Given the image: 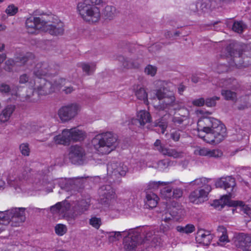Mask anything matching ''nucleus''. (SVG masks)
Returning a JSON list of instances; mask_svg holds the SVG:
<instances>
[{
  "label": "nucleus",
  "instance_id": "f257e3e1",
  "mask_svg": "<svg viewBox=\"0 0 251 251\" xmlns=\"http://www.w3.org/2000/svg\"><path fill=\"white\" fill-rule=\"evenodd\" d=\"M27 32L37 34L39 30L53 36H61L64 32V25L59 20H53L51 15L45 13L34 12L25 21Z\"/></svg>",
  "mask_w": 251,
  "mask_h": 251
},
{
  "label": "nucleus",
  "instance_id": "f03ea898",
  "mask_svg": "<svg viewBox=\"0 0 251 251\" xmlns=\"http://www.w3.org/2000/svg\"><path fill=\"white\" fill-rule=\"evenodd\" d=\"M94 149L101 154H107L115 150L118 145L117 136L112 132L99 134L92 141Z\"/></svg>",
  "mask_w": 251,
  "mask_h": 251
},
{
  "label": "nucleus",
  "instance_id": "7ed1b4c3",
  "mask_svg": "<svg viewBox=\"0 0 251 251\" xmlns=\"http://www.w3.org/2000/svg\"><path fill=\"white\" fill-rule=\"evenodd\" d=\"M103 0H82L77 5V11L85 21L92 23L98 22L100 18V10L94 5H100Z\"/></svg>",
  "mask_w": 251,
  "mask_h": 251
},
{
  "label": "nucleus",
  "instance_id": "20e7f679",
  "mask_svg": "<svg viewBox=\"0 0 251 251\" xmlns=\"http://www.w3.org/2000/svg\"><path fill=\"white\" fill-rule=\"evenodd\" d=\"M249 53L245 46L237 43H230L226 48V56L231 57L234 64L238 67H246L249 65Z\"/></svg>",
  "mask_w": 251,
  "mask_h": 251
},
{
  "label": "nucleus",
  "instance_id": "39448f33",
  "mask_svg": "<svg viewBox=\"0 0 251 251\" xmlns=\"http://www.w3.org/2000/svg\"><path fill=\"white\" fill-rule=\"evenodd\" d=\"M210 180V179L201 177L190 182L191 185L199 187V189L190 193L189 199L191 202L199 204L207 200L208 195L212 190L211 185L208 184Z\"/></svg>",
  "mask_w": 251,
  "mask_h": 251
},
{
  "label": "nucleus",
  "instance_id": "423d86ee",
  "mask_svg": "<svg viewBox=\"0 0 251 251\" xmlns=\"http://www.w3.org/2000/svg\"><path fill=\"white\" fill-rule=\"evenodd\" d=\"M85 137V132L76 127L64 129L61 134L55 136L53 141L57 145L68 146L72 141L77 142L83 140Z\"/></svg>",
  "mask_w": 251,
  "mask_h": 251
},
{
  "label": "nucleus",
  "instance_id": "0eeeda50",
  "mask_svg": "<svg viewBox=\"0 0 251 251\" xmlns=\"http://www.w3.org/2000/svg\"><path fill=\"white\" fill-rule=\"evenodd\" d=\"M25 210L24 208H13L0 213V224H10L12 226H19L25 220Z\"/></svg>",
  "mask_w": 251,
  "mask_h": 251
},
{
  "label": "nucleus",
  "instance_id": "6e6552de",
  "mask_svg": "<svg viewBox=\"0 0 251 251\" xmlns=\"http://www.w3.org/2000/svg\"><path fill=\"white\" fill-rule=\"evenodd\" d=\"M226 136V128L217 119L214 120V124L209 132L205 135H201L199 136L203 138L204 141L210 144H218L222 141Z\"/></svg>",
  "mask_w": 251,
  "mask_h": 251
},
{
  "label": "nucleus",
  "instance_id": "1a4fd4ad",
  "mask_svg": "<svg viewBox=\"0 0 251 251\" xmlns=\"http://www.w3.org/2000/svg\"><path fill=\"white\" fill-rule=\"evenodd\" d=\"M37 85L31 92V94H27L26 99L30 101L35 102L41 96L50 95L54 91L52 84L44 78H40Z\"/></svg>",
  "mask_w": 251,
  "mask_h": 251
},
{
  "label": "nucleus",
  "instance_id": "9d476101",
  "mask_svg": "<svg viewBox=\"0 0 251 251\" xmlns=\"http://www.w3.org/2000/svg\"><path fill=\"white\" fill-rule=\"evenodd\" d=\"M155 95L159 100L158 104L155 106V108L159 111H168L177 104L174 94L171 92L166 93L165 88L157 90Z\"/></svg>",
  "mask_w": 251,
  "mask_h": 251
},
{
  "label": "nucleus",
  "instance_id": "9b49d317",
  "mask_svg": "<svg viewBox=\"0 0 251 251\" xmlns=\"http://www.w3.org/2000/svg\"><path fill=\"white\" fill-rule=\"evenodd\" d=\"M79 104L74 103L62 106L58 111V116L62 122L69 121L74 118L80 111Z\"/></svg>",
  "mask_w": 251,
  "mask_h": 251
},
{
  "label": "nucleus",
  "instance_id": "f8f14e48",
  "mask_svg": "<svg viewBox=\"0 0 251 251\" xmlns=\"http://www.w3.org/2000/svg\"><path fill=\"white\" fill-rule=\"evenodd\" d=\"M231 195H224L222 198L214 202V204L217 206L219 205H221V208H223L225 205L229 206H239L242 207V209L244 213L246 214L249 217L251 218V208L248 205H245L242 201H232L231 200Z\"/></svg>",
  "mask_w": 251,
  "mask_h": 251
},
{
  "label": "nucleus",
  "instance_id": "ddd939ff",
  "mask_svg": "<svg viewBox=\"0 0 251 251\" xmlns=\"http://www.w3.org/2000/svg\"><path fill=\"white\" fill-rule=\"evenodd\" d=\"M84 183L83 177L61 178L58 181V184L60 187L68 191L74 190L78 191L82 188Z\"/></svg>",
  "mask_w": 251,
  "mask_h": 251
},
{
  "label": "nucleus",
  "instance_id": "4468645a",
  "mask_svg": "<svg viewBox=\"0 0 251 251\" xmlns=\"http://www.w3.org/2000/svg\"><path fill=\"white\" fill-rule=\"evenodd\" d=\"M34 59V55L31 52H27L25 54L20 55L16 57L15 60L13 59H9L5 62L4 69L7 72H11L12 67L17 64L24 65L26 64H31Z\"/></svg>",
  "mask_w": 251,
  "mask_h": 251
},
{
  "label": "nucleus",
  "instance_id": "2eb2a0df",
  "mask_svg": "<svg viewBox=\"0 0 251 251\" xmlns=\"http://www.w3.org/2000/svg\"><path fill=\"white\" fill-rule=\"evenodd\" d=\"M141 233L138 231H133L129 233L127 236L124 238V248L127 251H132L135 249L136 247L142 244Z\"/></svg>",
  "mask_w": 251,
  "mask_h": 251
},
{
  "label": "nucleus",
  "instance_id": "dca6fc26",
  "mask_svg": "<svg viewBox=\"0 0 251 251\" xmlns=\"http://www.w3.org/2000/svg\"><path fill=\"white\" fill-rule=\"evenodd\" d=\"M69 158L73 164L81 165L86 159L85 151L80 146H72L70 148Z\"/></svg>",
  "mask_w": 251,
  "mask_h": 251
},
{
  "label": "nucleus",
  "instance_id": "f3484780",
  "mask_svg": "<svg viewBox=\"0 0 251 251\" xmlns=\"http://www.w3.org/2000/svg\"><path fill=\"white\" fill-rule=\"evenodd\" d=\"M127 166L121 162H111L107 164V173L116 179L125 176L127 172Z\"/></svg>",
  "mask_w": 251,
  "mask_h": 251
},
{
  "label": "nucleus",
  "instance_id": "a211bd4d",
  "mask_svg": "<svg viewBox=\"0 0 251 251\" xmlns=\"http://www.w3.org/2000/svg\"><path fill=\"white\" fill-rule=\"evenodd\" d=\"M234 244L238 249L243 251H248L251 246V237L249 235L240 233L234 235Z\"/></svg>",
  "mask_w": 251,
  "mask_h": 251
},
{
  "label": "nucleus",
  "instance_id": "6ab92c4d",
  "mask_svg": "<svg viewBox=\"0 0 251 251\" xmlns=\"http://www.w3.org/2000/svg\"><path fill=\"white\" fill-rule=\"evenodd\" d=\"M99 193L101 202L104 204H110L115 197V193L110 185L102 186L99 190Z\"/></svg>",
  "mask_w": 251,
  "mask_h": 251
},
{
  "label": "nucleus",
  "instance_id": "aec40b11",
  "mask_svg": "<svg viewBox=\"0 0 251 251\" xmlns=\"http://www.w3.org/2000/svg\"><path fill=\"white\" fill-rule=\"evenodd\" d=\"M216 119L212 117H203L200 119L197 123L198 135L200 133L202 135L203 132L207 134L213 126L214 120H216Z\"/></svg>",
  "mask_w": 251,
  "mask_h": 251
},
{
  "label": "nucleus",
  "instance_id": "412c9836",
  "mask_svg": "<svg viewBox=\"0 0 251 251\" xmlns=\"http://www.w3.org/2000/svg\"><path fill=\"white\" fill-rule=\"evenodd\" d=\"M235 185V179L230 176L221 178L217 180L215 183L216 187L223 188L226 190L228 193L227 195L230 194L231 195V198H232V194L231 193V192L233 191V188Z\"/></svg>",
  "mask_w": 251,
  "mask_h": 251
},
{
  "label": "nucleus",
  "instance_id": "4be33fe9",
  "mask_svg": "<svg viewBox=\"0 0 251 251\" xmlns=\"http://www.w3.org/2000/svg\"><path fill=\"white\" fill-rule=\"evenodd\" d=\"M213 238L212 234L209 231H206L202 229H200L198 231L196 237V240L200 244L204 246L209 245Z\"/></svg>",
  "mask_w": 251,
  "mask_h": 251
},
{
  "label": "nucleus",
  "instance_id": "5701e85b",
  "mask_svg": "<svg viewBox=\"0 0 251 251\" xmlns=\"http://www.w3.org/2000/svg\"><path fill=\"white\" fill-rule=\"evenodd\" d=\"M89 202L85 200H82L78 201L74 206V212L72 216L74 218L78 215L82 214L85 211L87 210L89 207Z\"/></svg>",
  "mask_w": 251,
  "mask_h": 251
},
{
  "label": "nucleus",
  "instance_id": "b1692460",
  "mask_svg": "<svg viewBox=\"0 0 251 251\" xmlns=\"http://www.w3.org/2000/svg\"><path fill=\"white\" fill-rule=\"evenodd\" d=\"M49 72V66L46 63H39L36 65L34 70L33 74L39 78L45 76Z\"/></svg>",
  "mask_w": 251,
  "mask_h": 251
},
{
  "label": "nucleus",
  "instance_id": "393cba45",
  "mask_svg": "<svg viewBox=\"0 0 251 251\" xmlns=\"http://www.w3.org/2000/svg\"><path fill=\"white\" fill-rule=\"evenodd\" d=\"M217 232L219 234V239L218 244L224 246L227 243L229 242L228 235L227 234V230L223 226H219L217 229Z\"/></svg>",
  "mask_w": 251,
  "mask_h": 251
},
{
  "label": "nucleus",
  "instance_id": "a878e982",
  "mask_svg": "<svg viewBox=\"0 0 251 251\" xmlns=\"http://www.w3.org/2000/svg\"><path fill=\"white\" fill-rule=\"evenodd\" d=\"M70 208L69 203L64 201L58 202L54 205L50 207V211L52 213H64Z\"/></svg>",
  "mask_w": 251,
  "mask_h": 251
},
{
  "label": "nucleus",
  "instance_id": "bb28decb",
  "mask_svg": "<svg viewBox=\"0 0 251 251\" xmlns=\"http://www.w3.org/2000/svg\"><path fill=\"white\" fill-rule=\"evenodd\" d=\"M167 208L172 217H175L181 214L182 211L178 203L175 201H172L170 204H168Z\"/></svg>",
  "mask_w": 251,
  "mask_h": 251
},
{
  "label": "nucleus",
  "instance_id": "cd10ccee",
  "mask_svg": "<svg viewBox=\"0 0 251 251\" xmlns=\"http://www.w3.org/2000/svg\"><path fill=\"white\" fill-rule=\"evenodd\" d=\"M15 106L13 105L7 106L0 114V122L1 123L7 122L15 110Z\"/></svg>",
  "mask_w": 251,
  "mask_h": 251
},
{
  "label": "nucleus",
  "instance_id": "c85d7f7f",
  "mask_svg": "<svg viewBox=\"0 0 251 251\" xmlns=\"http://www.w3.org/2000/svg\"><path fill=\"white\" fill-rule=\"evenodd\" d=\"M137 121L141 126L151 122V117L150 113L145 110H141L137 114Z\"/></svg>",
  "mask_w": 251,
  "mask_h": 251
},
{
  "label": "nucleus",
  "instance_id": "c756f323",
  "mask_svg": "<svg viewBox=\"0 0 251 251\" xmlns=\"http://www.w3.org/2000/svg\"><path fill=\"white\" fill-rule=\"evenodd\" d=\"M158 200L159 198L154 193H148L146 195V205L150 208H154L157 205Z\"/></svg>",
  "mask_w": 251,
  "mask_h": 251
},
{
  "label": "nucleus",
  "instance_id": "7c9ffc66",
  "mask_svg": "<svg viewBox=\"0 0 251 251\" xmlns=\"http://www.w3.org/2000/svg\"><path fill=\"white\" fill-rule=\"evenodd\" d=\"M19 82L21 84H25L28 87H32L35 85V81L27 74H23L20 75Z\"/></svg>",
  "mask_w": 251,
  "mask_h": 251
},
{
  "label": "nucleus",
  "instance_id": "2f4dec72",
  "mask_svg": "<svg viewBox=\"0 0 251 251\" xmlns=\"http://www.w3.org/2000/svg\"><path fill=\"white\" fill-rule=\"evenodd\" d=\"M116 8L111 5L105 6L103 11L104 17L109 20L113 19L116 15Z\"/></svg>",
  "mask_w": 251,
  "mask_h": 251
},
{
  "label": "nucleus",
  "instance_id": "473e14b6",
  "mask_svg": "<svg viewBox=\"0 0 251 251\" xmlns=\"http://www.w3.org/2000/svg\"><path fill=\"white\" fill-rule=\"evenodd\" d=\"M142 244H149L154 235H156L155 232L153 230H146L142 232L141 234Z\"/></svg>",
  "mask_w": 251,
  "mask_h": 251
},
{
  "label": "nucleus",
  "instance_id": "72a5a7b5",
  "mask_svg": "<svg viewBox=\"0 0 251 251\" xmlns=\"http://www.w3.org/2000/svg\"><path fill=\"white\" fill-rule=\"evenodd\" d=\"M176 230L182 233L190 234L195 230V227L192 224H187L184 226H178L176 227Z\"/></svg>",
  "mask_w": 251,
  "mask_h": 251
},
{
  "label": "nucleus",
  "instance_id": "f704fd0d",
  "mask_svg": "<svg viewBox=\"0 0 251 251\" xmlns=\"http://www.w3.org/2000/svg\"><path fill=\"white\" fill-rule=\"evenodd\" d=\"M222 95L226 100L235 101L237 100V94L229 90L223 89L221 91Z\"/></svg>",
  "mask_w": 251,
  "mask_h": 251
},
{
  "label": "nucleus",
  "instance_id": "c9c22d12",
  "mask_svg": "<svg viewBox=\"0 0 251 251\" xmlns=\"http://www.w3.org/2000/svg\"><path fill=\"white\" fill-rule=\"evenodd\" d=\"M163 155L173 157L175 158H179L183 157V152L181 151H177L176 149L167 148Z\"/></svg>",
  "mask_w": 251,
  "mask_h": 251
},
{
  "label": "nucleus",
  "instance_id": "e433bc0d",
  "mask_svg": "<svg viewBox=\"0 0 251 251\" xmlns=\"http://www.w3.org/2000/svg\"><path fill=\"white\" fill-rule=\"evenodd\" d=\"M135 95L138 99L143 100L144 103L148 102V94L144 88L140 87L135 92Z\"/></svg>",
  "mask_w": 251,
  "mask_h": 251
},
{
  "label": "nucleus",
  "instance_id": "4c0bfd02",
  "mask_svg": "<svg viewBox=\"0 0 251 251\" xmlns=\"http://www.w3.org/2000/svg\"><path fill=\"white\" fill-rule=\"evenodd\" d=\"M118 60L123 63L124 68L129 69L137 67V65L134 64L131 60L125 58L124 56L120 55L118 57Z\"/></svg>",
  "mask_w": 251,
  "mask_h": 251
},
{
  "label": "nucleus",
  "instance_id": "58836bf2",
  "mask_svg": "<svg viewBox=\"0 0 251 251\" xmlns=\"http://www.w3.org/2000/svg\"><path fill=\"white\" fill-rule=\"evenodd\" d=\"M161 197L166 200H170L173 197L172 188L170 186L163 188L160 190Z\"/></svg>",
  "mask_w": 251,
  "mask_h": 251
},
{
  "label": "nucleus",
  "instance_id": "ea45409f",
  "mask_svg": "<svg viewBox=\"0 0 251 251\" xmlns=\"http://www.w3.org/2000/svg\"><path fill=\"white\" fill-rule=\"evenodd\" d=\"M162 244V241L160 236L158 234L154 235L152 239L149 244V247L156 248L160 247Z\"/></svg>",
  "mask_w": 251,
  "mask_h": 251
},
{
  "label": "nucleus",
  "instance_id": "a19ab883",
  "mask_svg": "<svg viewBox=\"0 0 251 251\" xmlns=\"http://www.w3.org/2000/svg\"><path fill=\"white\" fill-rule=\"evenodd\" d=\"M245 27V25L242 22L236 21L233 23L232 29L234 32L242 33Z\"/></svg>",
  "mask_w": 251,
  "mask_h": 251
},
{
  "label": "nucleus",
  "instance_id": "79ce46f5",
  "mask_svg": "<svg viewBox=\"0 0 251 251\" xmlns=\"http://www.w3.org/2000/svg\"><path fill=\"white\" fill-rule=\"evenodd\" d=\"M81 66L83 72H85L87 75H91L94 72L95 68V65L93 64L82 63Z\"/></svg>",
  "mask_w": 251,
  "mask_h": 251
},
{
  "label": "nucleus",
  "instance_id": "37998d69",
  "mask_svg": "<svg viewBox=\"0 0 251 251\" xmlns=\"http://www.w3.org/2000/svg\"><path fill=\"white\" fill-rule=\"evenodd\" d=\"M122 233L126 234L125 231L123 232H111L109 233L108 238L110 242H114L116 240H119L122 238Z\"/></svg>",
  "mask_w": 251,
  "mask_h": 251
},
{
  "label": "nucleus",
  "instance_id": "c03bdc74",
  "mask_svg": "<svg viewBox=\"0 0 251 251\" xmlns=\"http://www.w3.org/2000/svg\"><path fill=\"white\" fill-rule=\"evenodd\" d=\"M89 224L93 227L98 229L101 225V219L96 217H92L89 220Z\"/></svg>",
  "mask_w": 251,
  "mask_h": 251
},
{
  "label": "nucleus",
  "instance_id": "a18cd8bd",
  "mask_svg": "<svg viewBox=\"0 0 251 251\" xmlns=\"http://www.w3.org/2000/svg\"><path fill=\"white\" fill-rule=\"evenodd\" d=\"M55 233L59 236H62L65 234L67 231L66 226L63 224H57L55 226Z\"/></svg>",
  "mask_w": 251,
  "mask_h": 251
},
{
  "label": "nucleus",
  "instance_id": "49530a36",
  "mask_svg": "<svg viewBox=\"0 0 251 251\" xmlns=\"http://www.w3.org/2000/svg\"><path fill=\"white\" fill-rule=\"evenodd\" d=\"M220 99V97L214 96L211 98H208L205 100V105L207 107H214L216 105V101Z\"/></svg>",
  "mask_w": 251,
  "mask_h": 251
},
{
  "label": "nucleus",
  "instance_id": "de8ad7c7",
  "mask_svg": "<svg viewBox=\"0 0 251 251\" xmlns=\"http://www.w3.org/2000/svg\"><path fill=\"white\" fill-rule=\"evenodd\" d=\"M187 119V116H182L180 117H174L172 119V122L175 126H179L183 124V122Z\"/></svg>",
  "mask_w": 251,
  "mask_h": 251
},
{
  "label": "nucleus",
  "instance_id": "09e8293b",
  "mask_svg": "<svg viewBox=\"0 0 251 251\" xmlns=\"http://www.w3.org/2000/svg\"><path fill=\"white\" fill-rule=\"evenodd\" d=\"M157 68L155 66L148 65L145 68V73L148 75H150L152 76H154L156 73Z\"/></svg>",
  "mask_w": 251,
  "mask_h": 251
},
{
  "label": "nucleus",
  "instance_id": "8fccbe9b",
  "mask_svg": "<svg viewBox=\"0 0 251 251\" xmlns=\"http://www.w3.org/2000/svg\"><path fill=\"white\" fill-rule=\"evenodd\" d=\"M19 148L21 153L23 155L28 156L29 155L30 149L28 144L23 143L20 146Z\"/></svg>",
  "mask_w": 251,
  "mask_h": 251
},
{
  "label": "nucleus",
  "instance_id": "3c124183",
  "mask_svg": "<svg viewBox=\"0 0 251 251\" xmlns=\"http://www.w3.org/2000/svg\"><path fill=\"white\" fill-rule=\"evenodd\" d=\"M66 80L63 78H56L52 84L54 88H59L66 84Z\"/></svg>",
  "mask_w": 251,
  "mask_h": 251
},
{
  "label": "nucleus",
  "instance_id": "603ef678",
  "mask_svg": "<svg viewBox=\"0 0 251 251\" xmlns=\"http://www.w3.org/2000/svg\"><path fill=\"white\" fill-rule=\"evenodd\" d=\"M154 146L156 148V150L161 153L162 154H164L165 151H166V149L167 148L162 145L161 141L159 139H157L156 140L154 143Z\"/></svg>",
  "mask_w": 251,
  "mask_h": 251
},
{
  "label": "nucleus",
  "instance_id": "864d4df0",
  "mask_svg": "<svg viewBox=\"0 0 251 251\" xmlns=\"http://www.w3.org/2000/svg\"><path fill=\"white\" fill-rule=\"evenodd\" d=\"M222 151L218 149L209 150L208 153L209 157L218 158L222 156Z\"/></svg>",
  "mask_w": 251,
  "mask_h": 251
},
{
  "label": "nucleus",
  "instance_id": "5fc2aeb1",
  "mask_svg": "<svg viewBox=\"0 0 251 251\" xmlns=\"http://www.w3.org/2000/svg\"><path fill=\"white\" fill-rule=\"evenodd\" d=\"M18 10L17 6L13 4L9 5L5 10V12L10 16H13L15 15Z\"/></svg>",
  "mask_w": 251,
  "mask_h": 251
},
{
  "label": "nucleus",
  "instance_id": "6e6d98bb",
  "mask_svg": "<svg viewBox=\"0 0 251 251\" xmlns=\"http://www.w3.org/2000/svg\"><path fill=\"white\" fill-rule=\"evenodd\" d=\"M171 163V161L168 159L161 160L158 162V167L161 169H164L170 166Z\"/></svg>",
  "mask_w": 251,
  "mask_h": 251
},
{
  "label": "nucleus",
  "instance_id": "4d7b16f0",
  "mask_svg": "<svg viewBox=\"0 0 251 251\" xmlns=\"http://www.w3.org/2000/svg\"><path fill=\"white\" fill-rule=\"evenodd\" d=\"M169 183V182H152L150 183L149 186L150 189L155 190L157 189L160 185H165Z\"/></svg>",
  "mask_w": 251,
  "mask_h": 251
},
{
  "label": "nucleus",
  "instance_id": "13d9d810",
  "mask_svg": "<svg viewBox=\"0 0 251 251\" xmlns=\"http://www.w3.org/2000/svg\"><path fill=\"white\" fill-rule=\"evenodd\" d=\"M181 131L180 130H175L172 132L170 133V138L175 142L178 141L180 137V132Z\"/></svg>",
  "mask_w": 251,
  "mask_h": 251
},
{
  "label": "nucleus",
  "instance_id": "bf43d9fd",
  "mask_svg": "<svg viewBox=\"0 0 251 251\" xmlns=\"http://www.w3.org/2000/svg\"><path fill=\"white\" fill-rule=\"evenodd\" d=\"M209 151V149L203 148L196 150L195 153L200 155L208 156Z\"/></svg>",
  "mask_w": 251,
  "mask_h": 251
},
{
  "label": "nucleus",
  "instance_id": "052dcab7",
  "mask_svg": "<svg viewBox=\"0 0 251 251\" xmlns=\"http://www.w3.org/2000/svg\"><path fill=\"white\" fill-rule=\"evenodd\" d=\"M205 100L203 98L194 100L192 101V104L196 106H202L205 104Z\"/></svg>",
  "mask_w": 251,
  "mask_h": 251
},
{
  "label": "nucleus",
  "instance_id": "680f3d73",
  "mask_svg": "<svg viewBox=\"0 0 251 251\" xmlns=\"http://www.w3.org/2000/svg\"><path fill=\"white\" fill-rule=\"evenodd\" d=\"M183 191L180 188H176L173 190L174 198H179L182 196Z\"/></svg>",
  "mask_w": 251,
  "mask_h": 251
},
{
  "label": "nucleus",
  "instance_id": "e2e57ef3",
  "mask_svg": "<svg viewBox=\"0 0 251 251\" xmlns=\"http://www.w3.org/2000/svg\"><path fill=\"white\" fill-rule=\"evenodd\" d=\"M171 224L170 223L164 222V223H162L160 226V229L163 232H165L171 229Z\"/></svg>",
  "mask_w": 251,
  "mask_h": 251
},
{
  "label": "nucleus",
  "instance_id": "0e129e2a",
  "mask_svg": "<svg viewBox=\"0 0 251 251\" xmlns=\"http://www.w3.org/2000/svg\"><path fill=\"white\" fill-rule=\"evenodd\" d=\"M10 88L9 85L2 83L0 84V91L2 93H8L10 91Z\"/></svg>",
  "mask_w": 251,
  "mask_h": 251
},
{
  "label": "nucleus",
  "instance_id": "69168bd1",
  "mask_svg": "<svg viewBox=\"0 0 251 251\" xmlns=\"http://www.w3.org/2000/svg\"><path fill=\"white\" fill-rule=\"evenodd\" d=\"M8 183L11 186H12L16 189V187L19 185V183L18 182V180L16 179H12L10 178L8 179Z\"/></svg>",
  "mask_w": 251,
  "mask_h": 251
},
{
  "label": "nucleus",
  "instance_id": "338daca9",
  "mask_svg": "<svg viewBox=\"0 0 251 251\" xmlns=\"http://www.w3.org/2000/svg\"><path fill=\"white\" fill-rule=\"evenodd\" d=\"M74 90V89L72 86H69L64 89L63 90V91L65 92V94H68L71 93Z\"/></svg>",
  "mask_w": 251,
  "mask_h": 251
},
{
  "label": "nucleus",
  "instance_id": "774afa93",
  "mask_svg": "<svg viewBox=\"0 0 251 251\" xmlns=\"http://www.w3.org/2000/svg\"><path fill=\"white\" fill-rule=\"evenodd\" d=\"M220 23V21H216L213 23H211L209 24H206L205 25L206 26H213V28H212L214 30H217V27L216 26V25H217L218 23Z\"/></svg>",
  "mask_w": 251,
  "mask_h": 251
}]
</instances>
